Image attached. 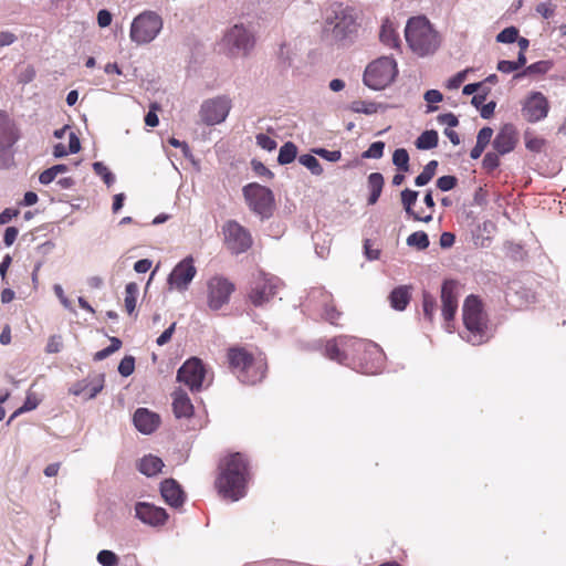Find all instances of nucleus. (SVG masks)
Listing matches in <instances>:
<instances>
[{
	"mask_svg": "<svg viewBox=\"0 0 566 566\" xmlns=\"http://www.w3.org/2000/svg\"><path fill=\"white\" fill-rule=\"evenodd\" d=\"M325 355L339 364L359 361L361 373L376 374L381 368L384 353L373 342L353 336H339L326 343Z\"/></svg>",
	"mask_w": 566,
	"mask_h": 566,
	"instance_id": "nucleus-1",
	"label": "nucleus"
},
{
	"mask_svg": "<svg viewBox=\"0 0 566 566\" xmlns=\"http://www.w3.org/2000/svg\"><path fill=\"white\" fill-rule=\"evenodd\" d=\"M249 479L248 461L242 453L237 452L221 462L216 486L224 499L235 502L245 496Z\"/></svg>",
	"mask_w": 566,
	"mask_h": 566,
	"instance_id": "nucleus-2",
	"label": "nucleus"
},
{
	"mask_svg": "<svg viewBox=\"0 0 566 566\" xmlns=\"http://www.w3.org/2000/svg\"><path fill=\"white\" fill-rule=\"evenodd\" d=\"M228 359L233 374L240 382L255 385L266 373V361L261 355L254 357L244 348L233 347L228 352Z\"/></svg>",
	"mask_w": 566,
	"mask_h": 566,
	"instance_id": "nucleus-3",
	"label": "nucleus"
},
{
	"mask_svg": "<svg viewBox=\"0 0 566 566\" xmlns=\"http://www.w3.org/2000/svg\"><path fill=\"white\" fill-rule=\"evenodd\" d=\"M409 48L420 56L433 53L439 46V38L424 17L409 19L405 29Z\"/></svg>",
	"mask_w": 566,
	"mask_h": 566,
	"instance_id": "nucleus-4",
	"label": "nucleus"
},
{
	"mask_svg": "<svg viewBox=\"0 0 566 566\" xmlns=\"http://www.w3.org/2000/svg\"><path fill=\"white\" fill-rule=\"evenodd\" d=\"M465 334L462 338L472 345H481L489 339L486 319L482 308V302L475 295H469L462 308Z\"/></svg>",
	"mask_w": 566,
	"mask_h": 566,
	"instance_id": "nucleus-5",
	"label": "nucleus"
},
{
	"mask_svg": "<svg viewBox=\"0 0 566 566\" xmlns=\"http://www.w3.org/2000/svg\"><path fill=\"white\" fill-rule=\"evenodd\" d=\"M358 29L355 10L343 3L331 7L325 20V32H329L337 41L350 39Z\"/></svg>",
	"mask_w": 566,
	"mask_h": 566,
	"instance_id": "nucleus-6",
	"label": "nucleus"
},
{
	"mask_svg": "<svg viewBox=\"0 0 566 566\" xmlns=\"http://www.w3.org/2000/svg\"><path fill=\"white\" fill-rule=\"evenodd\" d=\"M220 45L230 57L248 56L255 45V35L251 25L242 22L231 25L224 32Z\"/></svg>",
	"mask_w": 566,
	"mask_h": 566,
	"instance_id": "nucleus-7",
	"label": "nucleus"
},
{
	"mask_svg": "<svg viewBox=\"0 0 566 566\" xmlns=\"http://www.w3.org/2000/svg\"><path fill=\"white\" fill-rule=\"evenodd\" d=\"M398 74L395 59L382 56L371 62L365 70L364 83L375 91H380L390 85Z\"/></svg>",
	"mask_w": 566,
	"mask_h": 566,
	"instance_id": "nucleus-8",
	"label": "nucleus"
},
{
	"mask_svg": "<svg viewBox=\"0 0 566 566\" xmlns=\"http://www.w3.org/2000/svg\"><path fill=\"white\" fill-rule=\"evenodd\" d=\"M249 208L262 220L269 219L274 210V195L272 190L256 182L248 184L242 189Z\"/></svg>",
	"mask_w": 566,
	"mask_h": 566,
	"instance_id": "nucleus-9",
	"label": "nucleus"
},
{
	"mask_svg": "<svg viewBox=\"0 0 566 566\" xmlns=\"http://www.w3.org/2000/svg\"><path fill=\"white\" fill-rule=\"evenodd\" d=\"M161 29L160 15L153 11H145L133 20L129 36L136 44H147L157 38Z\"/></svg>",
	"mask_w": 566,
	"mask_h": 566,
	"instance_id": "nucleus-10",
	"label": "nucleus"
},
{
	"mask_svg": "<svg viewBox=\"0 0 566 566\" xmlns=\"http://www.w3.org/2000/svg\"><path fill=\"white\" fill-rule=\"evenodd\" d=\"M224 243L233 254H241L248 251L252 245V237L248 229L234 220L224 223L223 228Z\"/></svg>",
	"mask_w": 566,
	"mask_h": 566,
	"instance_id": "nucleus-11",
	"label": "nucleus"
},
{
	"mask_svg": "<svg viewBox=\"0 0 566 566\" xmlns=\"http://www.w3.org/2000/svg\"><path fill=\"white\" fill-rule=\"evenodd\" d=\"M234 285L228 279L216 275L207 282V303L210 310L218 311L228 304Z\"/></svg>",
	"mask_w": 566,
	"mask_h": 566,
	"instance_id": "nucleus-12",
	"label": "nucleus"
},
{
	"mask_svg": "<svg viewBox=\"0 0 566 566\" xmlns=\"http://www.w3.org/2000/svg\"><path fill=\"white\" fill-rule=\"evenodd\" d=\"M206 370L199 358L186 360L177 371V380L185 384L192 392L202 388Z\"/></svg>",
	"mask_w": 566,
	"mask_h": 566,
	"instance_id": "nucleus-13",
	"label": "nucleus"
},
{
	"mask_svg": "<svg viewBox=\"0 0 566 566\" xmlns=\"http://www.w3.org/2000/svg\"><path fill=\"white\" fill-rule=\"evenodd\" d=\"M231 108V101L226 96H218L202 103L200 117L207 125H217L226 120Z\"/></svg>",
	"mask_w": 566,
	"mask_h": 566,
	"instance_id": "nucleus-14",
	"label": "nucleus"
},
{
	"mask_svg": "<svg viewBox=\"0 0 566 566\" xmlns=\"http://www.w3.org/2000/svg\"><path fill=\"white\" fill-rule=\"evenodd\" d=\"M281 281L272 275L261 273L254 281L249 298L254 306L268 303L280 287Z\"/></svg>",
	"mask_w": 566,
	"mask_h": 566,
	"instance_id": "nucleus-15",
	"label": "nucleus"
},
{
	"mask_svg": "<svg viewBox=\"0 0 566 566\" xmlns=\"http://www.w3.org/2000/svg\"><path fill=\"white\" fill-rule=\"evenodd\" d=\"M196 274L195 260L191 255H188L174 268L167 281L171 287L184 292L188 290Z\"/></svg>",
	"mask_w": 566,
	"mask_h": 566,
	"instance_id": "nucleus-16",
	"label": "nucleus"
},
{
	"mask_svg": "<svg viewBox=\"0 0 566 566\" xmlns=\"http://www.w3.org/2000/svg\"><path fill=\"white\" fill-rule=\"evenodd\" d=\"M549 111V103L541 92H532L523 103L522 115L530 123L544 119Z\"/></svg>",
	"mask_w": 566,
	"mask_h": 566,
	"instance_id": "nucleus-17",
	"label": "nucleus"
},
{
	"mask_svg": "<svg viewBox=\"0 0 566 566\" xmlns=\"http://www.w3.org/2000/svg\"><path fill=\"white\" fill-rule=\"evenodd\" d=\"M458 283L453 280H447L443 282L441 286V303H442V316L444 321L447 322V331L451 332L450 329V322L453 321L454 315L458 310Z\"/></svg>",
	"mask_w": 566,
	"mask_h": 566,
	"instance_id": "nucleus-18",
	"label": "nucleus"
},
{
	"mask_svg": "<svg viewBox=\"0 0 566 566\" xmlns=\"http://www.w3.org/2000/svg\"><path fill=\"white\" fill-rule=\"evenodd\" d=\"M135 517L146 525L157 527L167 522L168 514L163 507L147 502H137L135 504Z\"/></svg>",
	"mask_w": 566,
	"mask_h": 566,
	"instance_id": "nucleus-19",
	"label": "nucleus"
},
{
	"mask_svg": "<svg viewBox=\"0 0 566 566\" xmlns=\"http://www.w3.org/2000/svg\"><path fill=\"white\" fill-rule=\"evenodd\" d=\"M517 140L516 127L513 124H505L493 139L492 147L495 151L504 156L514 150Z\"/></svg>",
	"mask_w": 566,
	"mask_h": 566,
	"instance_id": "nucleus-20",
	"label": "nucleus"
},
{
	"mask_svg": "<svg viewBox=\"0 0 566 566\" xmlns=\"http://www.w3.org/2000/svg\"><path fill=\"white\" fill-rule=\"evenodd\" d=\"M160 493L165 502L171 507H180L186 499L180 484L174 479H166L160 484Z\"/></svg>",
	"mask_w": 566,
	"mask_h": 566,
	"instance_id": "nucleus-21",
	"label": "nucleus"
},
{
	"mask_svg": "<svg viewBox=\"0 0 566 566\" xmlns=\"http://www.w3.org/2000/svg\"><path fill=\"white\" fill-rule=\"evenodd\" d=\"M133 420L136 429L144 434H150L160 423L159 416L146 408H138L134 413Z\"/></svg>",
	"mask_w": 566,
	"mask_h": 566,
	"instance_id": "nucleus-22",
	"label": "nucleus"
},
{
	"mask_svg": "<svg viewBox=\"0 0 566 566\" xmlns=\"http://www.w3.org/2000/svg\"><path fill=\"white\" fill-rule=\"evenodd\" d=\"M319 298L322 301V304L324 306V318L329 322L333 325L337 324V321L340 318L342 313L337 311V308L332 303V295L326 292L322 287H317L312 290L310 294V300H316Z\"/></svg>",
	"mask_w": 566,
	"mask_h": 566,
	"instance_id": "nucleus-23",
	"label": "nucleus"
},
{
	"mask_svg": "<svg viewBox=\"0 0 566 566\" xmlns=\"http://www.w3.org/2000/svg\"><path fill=\"white\" fill-rule=\"evenodd\" d=\"M18 140V133L9 116L0 112V149H10Z\"/></svg>",
	"mask_w": 566,
	"mask_h": 566,
	"instance_id": "nucleus-24",
	"label": "nucleus"
},
{
	"mask_svg": "<svg viewBox=\"0 0 566 566\" xmlns=\"http://www.w3.org/2000/svg\"><path fill=\"white\" fill-rule=\"evenodd\" d=\"M172 410L176 418H190L193 415V405L188 395L179 389L172 394Z\"/></svg>",
	"mask_w": 566,
	"mask_h": 566,
	"instance_id": "nucleus-25",
	"label": "nucleus"
},
{
	"mask_svg": "<svg viewBox=\"0 0 566 566\" xmlns=\"http://www.w3.org/2000/svg\"><path fill=\"white\" fill-rule=\"evenodd\" d=\"M419 192L416 190H411L409 188L403 189L400 192L401 203L407 214L412 217L416 221H422V222H430L432 220V214H428L426 217H421L418 213H416L412 209L413 205L416 203L418 199Z\"/></svg>",
	"mask_w": 566,
	"mask_h": 566,
	"instance_id": "nucleus-26",
	"label": "nucleus"
},
{
	"mask_svg": "<svg viewBox=\"0 0 566 566\" xmlns=\"http://www.w3.org/2000/svg\"><path fill=\"white\" fill-rule=\"evenodd\" d=\"M411 300L410 287L400 285L389 294L390 306L396 311H403Z\"/></svg>",
	"mask_w": 566,
	"mask_h": 566,
	"instance_id": "nucleus-27",
	"label": "nucleus"
},
{
	"mask_svg": "<svg viewBox=\"0 0 566 566\" xmlns=\"http://www.w3.org/2000/svg\"><path fill=\"white\" fill-rule=\"evenodd\" d=\"M380 42L389 49H399L400 39L394 24L389 20H385L379 32Z\"/></svg>",
	"mask_w": 566,
	"mask_h": 566,
	"instance_id": "nucleus-28",
	"label": "nucleus"
},
{
	"mask_svg": "<svg viewBox=\"0 0 566 566\" xmlns=\"http://www.w3.org/2000/svg\"><path fill=\"white\" fill-rule=\"evenodd\" d=\"M384 184H385L384 176L380 172H371L368 176V180H367V187L369 189V197L367 200L368 205L373 206L378 201V199L381 195L382 188H384Z\"/></svg>",
	"mask_w": 566,
	"mask_h": 566,
	"instance_id": "nucleus-29",
	"label": "nucleus"
},
{
	"mask_svg": "<svg viewBox=\"0 0 566 566\" xmlns=\"http://www.w3.org/2000/svg\"><path fill=\"white\" fill-rule=\"evenodd\" d=\"M164 467V462L160 458L148 454L140 459L138 463V470L140 473L147 476H154L158 474Z\"/></svg>",
	"mask_w": 566,
	"mask_h": 566,
	"instance_id": "nucleus-30",
	"label": "nucleus"
},
{
	"mask_svg": "<svg viewBox=\"0 0 566 566\" xmlns=\"http://www.w3.org/2000/svg\"><path fill=\"white\" fill-rule=\"evenodd\" d=\"M104 381V375H98L90 384L85 385L81 390L74 391V394H84L86 395L87 399H93L103 390Z\"/></svg>",
	"mask_w": 566,
	"mask_h": 566,
	"instance_id": "nucleus-31",
	"label": "nucleus"
},
{
	"mask_svg": "<svg viewBox=\"0 0 566 566\" xmlns=\"http://www.w3.org/2000/svg\"><path fill=\"white\" fill-rule=\"evenodd\" d=\"M297 156V147L292 142L284 143L279 151L277 163L280 165H287L295 160Z\"/></svg>",
	"mask_w": 566,
	"mask_h": 566,
	"instance_id": "nucleus-32",
	"label": "nucleus"
},
{
	"mask_svg": "<svg viewBox=\"0 0 566 566\" xmlns=\"http://www.w3.org/2000/svg\"><path fill=\"white\" fill-rule=\"evenodd\" d=\"M139 293L138 284L129 282L125 287V307L127 313L130 315L136 308L137 296Z\"/></svg>",
	"mask_w": 566,
	"mask_h": 566,
	"instance_id": "nucleus-33",
	"label": "nucleus"
},
{
	"mask_svg": "<svg viewBox=\"0 0 566 566\" xmlns=\"http://www.w3.org/2000/svg\"><path fill=\"white\" fill-rule=\"evenodd\" d=\"M69 171V167L64 164L54 165L45 170H43L39 176V181L42 185L51 184L59 174H64Z\"/></svg>",
	"mask_w": 566,
	"mask_h": 566,
	"instance_id": "nucleus-34",
	"label": "nucleus"
},
{
	"mask_svg": "<svg viewBox=\"0 0 566 566\" xmlns=\"http://www.w3.org/2000/svg\"><path fill=\"white\" fill-rule=\"evenodd\" d=\"M438 133L436 130L423 132L416 140V146L419 149H431L438 145Z\"/></svg>",
	"mask_w": 566,
	"mask_h": 566,
	"instance_id": "nucleus-35",
	"label": "nucleus"
},
{
	"mask_svg": "<svg viewBox=\"0 0 566 566\" xmlns=\"http://www.w3.org/2000/svg\"><path fill=\"white\" fill-rule=\"evenodd\" d=\"M298 163L306 167L312 175L321 176L323 174V167L317 158L312 154H304L298 157Z\"/></svg>",
	"mask_w": 566,
	"mask_h": 566,
	"instance_id": "nucleus-36",
	"label": "nucleus"
},
{
	"mask_svg": "<svg viewBox=\"0 0 566 566\" xmlns=\"http://www.w3.org/2000/svg\"><path fill=\"white\" fill-rule=\"evenodd\" d=\"M552 67L551 61H537L531 65H528L522 73L515 74V78H520L524 75H531V74H545L547 73Z\"/></svg>",
	"mask_w": 566,
	"mask_h": 566,
	"instance_id": "nucleus-37",
	"label": "nucleus"
},
{
	"mask_svg": "<svg viewBox=\"0 0 566 566\" xmlns=\"http://www.w3.org/2000/svg\"><path fill=\"white\" fill-rule=\"evenodd\" d=\"M407 244L409 247H416L418 250H424L429 247V237L423 231H416L407 238Z\"/></svg>",
	"mask_w": 566,
	"mask_h": 566,
	"instance_id": "nucleus-38",
	"label": "nucleus"
},
{
	"mask_svg": "<svg viewBox=\"0 0 566 566\" xmlns=\"http://www.w3.org/2000/svg\"><path fill=\"white\" fill-rule=\"evenodd\" d=\"M392 164L401 171H409V154L405 148H398L394 151Z\"/></svg>",
	"mask_w": 566,
	"mask_h": 566,
	"instance_id": "nucleus-39",
	"label": "nucleus"
},
{
	"mask_svg": "<svg viewBox=\"0 0 566 566\" xmlns=\"http://www.w3.org/2000/svg\"><path fill=\"white\" fill-rule=\"evenodd\" d=\"M422 306L424 317L428 321L432 322L437 310V302L436 298L429 292L424 291L422 294Z\"/></svg>",
	"mask_w": 566,
	"mask_h": 566,
	"instance_id": "nucleus-40",
	"label": "nucleus"
},
{
	"mask_svg": "<svg viewBox=\"0 0 566 566\" xmlns=\"http://www.w3.org/2000/svg\"><path fill=\"white\" fill-rule=\"evenodd\" d=\"M92 167L94 172L103 179L107 187H111L115 182L114 174L102 161L93 163Z\"/></svg>",
	"mask_w": 566,
	"mask_h": 566,
	"instance_id": "nucleus-41",
	"label": "nucleus"
},
{
	"mask_svg": "<svg viewBox=\"0 0 566 566\" xmlns=\"http://www.w3.org/2000/svg\"><path fill=\"white\" fill-rule=\"evenodd\" d=\"M423 98L428 103L427 113H433L438 109L434 104L440 103L443 99V95L438 90H429L424 93Z\"/></svg>",
	"mask_w": 566,
	"mask_h": 566,
	"instance_id": "nucleus-42",
	"label": "nucleus"
},
{
	"mask_svg": "<svg viewBox=\"0 0 566 566\" xmlns=\"http://www.w3.org/2000/svg\"><path fill=\"white\" fill-rule=\"evenodd\" d=\"M40 403V400L33 392H28L24 403L11 416V419H13L15 416L28 412L31 410H34Z\"/></svg>",
	"mask_w": 566,
	"mask_h": 566,
	"instance_id": "nucleus-43",
	"label": "nucleus"
},
{
	"mask_svg": "<svg viewBox=\"0 0 566 566\" xmlns=\"http://www.w3.org/2000/svg\"><path fill=\"white\" fill-rule=\"evenodd\" d=\"M378 105L374 102H365L358 101L352 104V109L355 113H361L366 115H371L377 112Z\"/></svg>",
	"mask_w": 566,
	"mask_h": 566,
	"instance_id": "nucleus-44",
	"label": "nucleus"
},
{
	"mask_svg": "<svg viewBox=\"0 0 566 566\" xmlns=\"http://www.w3.org/2000/svg\"><path fill=\"white\" fill-rule=\"evenodd\" d=\"M312 153L327 161H331V163H337L342 158L340 150H328V149L318 147V148H313Z\"/></svg>",
	"mask_w": 566,
	"mask_h": 566,
	"instance_id": "nucleus-45",
	"label": "nucleus"
},
{
	"mask_svg": "<svg viewBox=\"0 0 566 566\" xmlns=\"http://www.w3.org/2000/svg\"><path fill=\"white\" fill-rule=\"evenodd\" d=\"M97 562L102 566H117L118 557L114 552L103 549L97 554Z\"/></svg>",
	"mask_w": 566,
	"mask_h": 566,
	"instance_id": "nucleus-46",
	"label": "nucleus"
},
{
	"mask_svg": "<svg viewBox=\"0 0 566 566\" xmlns=\"http://www.w3.org/2000/svg\"><path fill=\"white\" fill-rule=\"evenodd\" d=\"M517 36L518 30L515 27H509L496 35V41L500 43H513L517 40Z\"/></svg>",
	"mask_w": 566,
	"mask_h": 566,
	"instance_id": "nucleus-47",
	"label": "nucleus"
},
{
	"mask_svg": "<svg viewBox=\"0 0 566 566\" xmlns=\"http://www.w3.org/2000/svg\"><path fill=\"white\" fill-rule=\"evenodd\" d=\"M545 144L543 138L533 136L531 133H525V147L530 151L539 153Z\"/></svg>",
	"mask_w": 566,
	"mask_h": 566,
	"instance_id": "nucleus-48",
	"label": "nucleus"
},
{
	"mask_svg": "<svg viewBox=\"0 0 566 566\" xmlns=\"http://www.w3.org/2000/svg\"><path fill=\"white\" fill-rule=\"evenodd\" d=\"M385 143L384 142H375L373 143L367 150H365L361 155L363 158H381L384 155Z\"/></svg>",
	"mask_w": 566,
	"mask_h": 566,
	"instance_id": "nucleus-49",
	"label": "nucleus"
},
{
	"mask_svg": "<svg viewBox=\"0 0 566 566\" xmlns=\"http://www.w3.org/2000/svg\"><path fill=\"white\" fill-rule=\"evenodd\" d=\"M134 370H135V358L130 355L125 356L118 365V373L123 377H128L134 373Z\"/></svg>",
	"mask_w": 566,
	"mask_h": 566,
	"instance_id": "nucleus-50",
	"label": "nucleus"
},
{
	"mask_svg": "<svg viewBox=\"0 0 566 566\" xmlns=\"http://www.w3.org/2000/svg\"><path fill=\"white\" fill-rule=\"evenodd\" d=\"M500 156L502 155L495 150L486 153L482 160L483 167L489 171L496 169L500 166Z\"/></svg>",
	"mask_w": 566,
	"mask_h": 566,
	"instance_id": "nucleus-51",
	"label": "nucleus"
},
{
	"mask_svg": "<svg viewBox=\"0 0 566 566\" xmlns=\"http://www.w3.org/2000/svg\"><path fill=\"white\" fill-rule=\"evenodd\" d=\"M256 145L260 146L262 149L272 151L276 148L277 144L276 142L268 136L266 134H258L256 137Z\"/></svg>",
	"mask_w": 566,
	"mask_h": 566,
	"instance_id": "nucleus-52",
	"label": "nucleus"
},
{
	"mask_svg": "<svg viewBox=\"0 0 566 566\" xmlns=\"http://www.w3.org/2000/svg\"><path fill=\"white\" fill-rule=\"evenodd\" d=\"M458 179L454 176H442L437 180V187L441 191H449L457 186Z\"/></svg>",
	"mask_w": 566,
	"mask_h": 566,
	"instance_id": "nucleus-53",
	"label": "nucleus"
},
{
	"mask_svg": "<svg viewBox=\"0 0 566 566\" xmlns=\"http://www.w3.org/2000/svg\"><path fill=\"white\" fill-rule=\"evenodd\" d=\"M493 136V129L491 127H483L479 130L476 136V144L482 145L484 148L490 144Z\"/></svg>",
	"mask_w": 566,
	"mask_h": 566,
	"instance_id": "nucleus-54",
	"label": "nucleus"
},
{
	"mask_svg": "<svg viewBox=\"0 0 566 566\" xmlns=\"http://www.w3.org/2000/svg\"><path fill=\"white\" fill-rule=\"evenodd\" d=\"M277 57L284 65L290 66L292 63V50L290 45L282 43L277 52Z\"/></svg>",
	"mask_w": 566,
	"mask_h": 566,
	"instance_id": "nucleus-55",
	"label": "nucleus"
},
{
	"mask_svg": "<svg viewBox=\"0 0 566 566\" xmlns=\"http://www.w3.org/2000/svg\"><path fill=\"white\" fill-rule=\"evenodd\" d=\"M469 70L458 72L454 76L448 80L447 87L449 90H457L465 81Z\"/></svg>",
	"mask_w": 566,
	"mask_h": 566,
	"instance_id": "nucleus-56",
	"label": "nucleus"
},
{
	"mask_svg": "<svg viewBox=\"0 0 566 566\" xmlns=\"http://www.w3.org/2000/svg\"><path fill=\"white\" fill-rule=\"evenodd\" d=\"M62 338L59 335H52L45 346V350L49 354L59 353L62 349Z\"/></svg>",
	"mask_w": 566,
	"mask_h": 566,
	"instance_id": "nucleus-57",
	"label": "nucleus"
},
{
	"mask_svg": "<svg viewBox=\"0 0 566 566\" xmlns=\"http://www.w3.org/2000/svg\"><path fill=\"white\" fill-rule=\"evenodd\" d=\"M437 119L440 124L447 125L450 128L459 125L458 117L452 113L440 114Z\"/></svg>",
	"mask_w": 566,
	"mask_h": 566,
	"instance_id": "nucleus-58",
	"label": "nucleus"
},
{
	"mask_svg": "<svg viewBox=\"0 0 566 566\" xmlns=\"http://www.w3.org/2000/svg\"><path fill=\"white\" fill-rule=\"evenodd\" d=\"M54 293L56 297L60 300L61 304L69 311H73L71 301L65 296L63 287L60 284H55L53 286Z\"/></svg>",
	"mask_w": 566,
	"mask_h": 566,
	"instance_id": "nucleus-59",
	"label": "nucleus"
},
{
	"mask_svg": "<svg viewBox=\"0 0 566 566\" xmlns=\"http://www.w3.org/2000/svg\"><path fill=\"white\" fill-rule=\"evenodd\" d=\"M18 234L19 230L15 227H8L3 234V243L7 247H11L17 240Z\"/></svg>",
	"mask_w": 566,
	"mask_h": 566,
	"instance_id": "nucleus-60",
	"label": "nucleus"
},
{
	"mask_svg": "<svg viewBox=\"0 0 566 566\" xmlns=\"http://www.w3.org/2000/svg\"><path fill=\"white\" fill-rule=\"evenodd\" d=\"M252 168L258 176L273 178V172L265 167L261 161L253 160Z\"/></svg>",
	"mask_w": 566,
	"mask_h": 566,
	"instance_id": "nucleus-61",
	"label": "nucleus"
},
{
	"mask_svg": "<svg viewBox=\"0 0 566 566\" xmlns=\"http://www.w3.org/2000/svg\"><path fill=\"white\" fill-rule=\"evenodd\" d=\"M536 12L545 19L551 18L554 14V9L551 1L538 3L536 7Z\"/></svg>",
	"mask_w": 566,
	"mask_h": 566,
	"instance_id": "nucleus-62",
	"label": "nucleus"
},
{
	"mask_svg": "<svg viewBox=\"0 0 566 566\" xmlns=\"http://www.w3.org/2000/svg\"><path fill=\"white\" fill-rule=\"evenodd\" d=\"M496 69L500 72L505 73V74H509V73L520 70V67L516 65V63L514 61H506V60L500 61L497 63Z\"/></svg>",
	"mask_w": 566,
	"mask_h": 566,
	"instance_id": "nucleus-63",
	"label": "nucleus"
},
{
	"mask_svg": "<svg viewBox=\"0 0 566 566\" xmlns=\"http://www.w3.org/2000/svg\"><path fill=\"white\" fill-rule=\"evenodd\" d=\"M97 23L101 28H106L112 23V13L106 10L102 9L97 13Z\"/></svg>",
	"mask_w": 566,
	"mask_h": 566,
	"instance_id": "nucleus-64",
	"label": "nucleus"
}]
</instances>
